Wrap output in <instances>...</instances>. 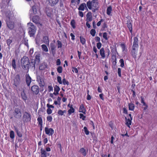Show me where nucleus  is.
<instances>
[{
	"instance_id": "nucleus-1",
	"label": "nucleus",
	"mask_w": 157,
	"mask_h": 157,
	"mask_svg": "<svg viewBox=\"0 0 157 157\" xmlns=\"http://www.w3.org/2000/svg\"><path fill=\"white\" fill-rule=\"evenodd\" d=\"M87 6L88 8L91 10L93 12L98 10L99 7V4L98 0H92L89 1L86 3Z\"/></svg>"
},
{
	"instance_id": "nucleus-2",
	"label": "nucleus",
	"mask_w": 157,
	"mask_h": 157,
	"mask_svg": "<svg viewBox=\"0 0 157 157\" xmlns=\"http://www.w3.org/2000/svg\"><path fill=\"white\" fill-rule=\"evenodd\" d=\"M21 64L22 68L25 70L28 69L30 66V62L29 58L24 56L21 59Z\"/></svg>"
},
{
	"instance_id": "nucleus-3",
	"label": "nucleus",
	"mask_w": 157,
	"mask_h": 157,
	"mask_svg": "<svg viewBox=\"0 0 157 157\" xmlns=\"http://www.w3.org/2000/svg\"><path fill=\"white\" fill-rule=\"evenodd\" d=\"M21 109L18 108H15L13 112V117L16 119H20L22 116Z\"/></svg>"
},
{
	"instance_id": "nucleus-4",
	"label": "nucleus",
	"mask_w": 157,
	"mask_h": 157,
	"mask_svg": "<svg viewBox=\"0 0 157 157\" xmlns=\"http://www.w3.org/2000/svg\"><path fill=\"white\" fill-rule=\"evenodd\" d=\"M27 25L29 26V33L30 36H33L34 35L36 32V27L33 23L30 22L28 23Z\"/></svg>"
},
{
	"instance_id": "nucleus-5",
	"label": "nucleus",
	"mask_w": 157,
	"mask_h": 157,
	"mask_svg": "<svg viewBox=\"0 0 157 157\" xmlns=\"http://www.w3.org/2000/svg\"><path fill=\"white\" fill-rule=\"evenodd\" d=\"M36 81L40 86L42 87L44 85V78L42 75H38L36 77Z\"/></svg>"
},
{
	"instance_id": "nucleus-6",
	"label": "nucleus",
	"mask_w": 157,
	"mask_h": 157,
	"mask_svg": "<svg viewBox=\"0 0 157 157\" xmlns=\"http://www.w3.org/2000/svg\"><path fill=\"white\" fill-rule=\"evenodd\" d=\"M23 119L25 122L30 121L31 119V115L30 113L25 112L23 114Z\"/></svg>"
},
{
	"instance_id": "nucleus-7",
	"label": "nucleus",
	"mask_w": 157,
	"mask_h": 157,
	"mask_svg": "<svg viewBox=\"0 0 157 157\" xmlns=\"http://www.w3.org/2000/svg\"><path fill=\"white\" fill-rule=\"evenodd\" d=\"M20 76L18 74L16 75L13 79V85L15 88L17 87L20 83Z\"/></svg>"
},
{
	"instance_id": "nucleus-8",
	"label": "nucleus",
	"mask_w": 157,
	"mask_h": 157,
	"mask_svg": "<svg viewBox=\"0 0 157 157\" xmlns=\"http://www.w3.org/2000/svg\"><path fill=\"white\" fill-rule=\"evenodd\" d=\"M105 50L106 51H105L104 50H100V54L102 58H104L105 57V56L108 57L109 55L110 51L109 50Z\"/></svg>"
},
{
	"instance_id": "nucleus-9",
	"label": "nucleus",
	"mask_w": 157,
	"mask_h": 157,
	"mask_svg": "<svg viewBox=\"0 0 157 157\" xmlns=\"http://www.w3.org/2000/svg\"><path fill=\"white\" fill-rule=\"evenodd\" d=\"M45 133L49 136H52L54 133V130L52 128H48L47 127L45 128Z\"/></svg>"
},
{
	"instance_id": "nucleus-10",
	"label": "nucleus",
	"mask_w": 157,
	"mask_h": 157,
	"mask_svg": "<svg viewBox=\"0 0 157 157\" xmlns=\"http://www.w3.org/2000/svg\"><path fill=\"white\" fill-rule=\"evenodd\" d=\"M39 87L37 85H33L31 87V90L33 93L35 94H38L39 92Z\"/></svg>"
},
{
	"instance_id": "nucleus-11",
	"label": "nucleus",
	"mask_w": 157,
	"mask_h": 157,
	"mask_svg": "<svg viewBox=\"0 0 157 157\" xmlns=\"http://www.w3.org/2000/svg\"><path fill=\"white\" fill-rule=\"evenodd\" d=\"M138 39L137 37L134 38V41L132 46V49L137 48L138 47Z\"/></svg>"
},
{
	"instance_id": "nucleus-12",
	"label": "nucleus",
	"mask_w": 157,
	"mask_h": 157,
	"mask_svg": "<svg viewBox=\"0 0 157 157\" xmlns=\"http://www.w3.org/2000/svg\"><path fill=\"white\" fill-rule=\"evenodd\" d=\"M86 21H91L92 20L93 17L92 13L91 12H89L86 15Z\"/></svg>"
},
{
	"instance_id": "nucleus-13",
	"label": "nucleus",
	"mask_w": 157,
	"mask_h": 157,
	"mask_svg": "<svg viewBox=\"0 0 157 157\" xmlns=\"http://www.w3.org/2000/svg\"><path fill=\"white\" fill-rule=\"evenodd\" d=\"M49 4L53 6L56 5L58 2L59 0H47Z\"/></svg>"
},
{
	"instance_id": "nucleus-14",
	"label": "nucleus",
	"mask_w": 157,
	"mask_h": 157,
	"mask_svg": "<svg viewBox=\"0 0 157 157\" xmlns=\"http://www.w3.org/2000/svg\"><path fill=\"white\" fill-rule=\"evenodd\" d=\"M86 110L83 104H81L79 107V112L82 113L84 114H86Z\"/></svg>"
},
{
	"instance_id": "nucleus-15",
	"label": "nucleus",
	"mask_w": 157,
	"mask_h": 157,
	"mask_svg": "<svg viewBox=\"0 0 157 157\" xmlns=\"http://www.w3.org/2000/svg\"><path fill=\"white\" fill-rule=\"evenodd\" d=\"M26 82L28 86H30L32 82V79L29 75H26Z\"/></svg>"
},
{
	"instance_id": "nucleus-16",
	"label": "nucleus",
	"mask_w": 157,
	"mask_h": 157,
	"mask_svg": "<svg viewBox=\"0 0 157 157\" xmlns=\"http://www.w3.org/2000/svg\"><path fill=\"white\" fill-rule=\"evenodd\" d=\"M21 94L22 98L23 100H26L28 98L25 93V90L24 89H22Z\"/></svg>"
},
{
	"instance_id": "nucleus-17",
	"label": "nucleus",
	"mask_w": 157,
	"mask_h": 157,
	"mask_svg": "<svg viewBox=\"0 0 157 157\" xmlns=\"http://www.w3.org/2000/svg\"><path fill=\"white\" fill-rule=\"evenodd\" d=\"M125 119L126 120L125 124L128 127L130 128V125L132 124V118H128L127 119L126 117H125Z\"/></svg>"
},
{
	"instance_id": "nucleus-18",
	"label": "nucleus",
	"mask_w": 157,
	"mask_h": 157,
	"mask_svg": "<svg viewBox=\"0 0 157 157\" xmlns=\"http://www.w3.org/2000/svg\"><path fill=\"white\" fill-rule=\"evenodd\" d=\"M87 5L85 3H83L81 4L79 7L78 8V10H82L83 11L85 9V8H86L87 10H88L87 8Z\"/></svg>"
},
{
	"instance_id": "nucleus-19",
	"label": "nucleus",
	"mask_w": 157,
	"mask_h": 157,
	"mask_svg": "<svg viewBox=\"0 0 157 157\" xmlns=\"http://www.w3.org/2000/svg\"><path fill=\"white\" fill-rule=\"evenodd\" d=\"M79 151L80 154H82L83 156H85L87 154V151L86 149L82 147L80 148Z\"/></svg>"
},
{
	"instance_id": "nucleus-20",
	"label": "nucleus",
	"mask_w": 157,
	"mask_h": 157,
	"mask_svg": "<svg viewBox=\"0 0 157 157\" xmlns=\"http://www.w3.org/2000/svg\"><path fill=\"white\" fill-rule=\"evenodd\" d=\"M39 18L38 16L36 15L34 16L32 18V21H33L35 23H38L39 22Z\"/></svg>"
},
{
	"instance_id": "nucleus-21",
	"label": "nucleus",
	"mask_w": 157,
	"mask_h": 157,
	"mask_svg": "<svg viewBox=\"0 0 157 157\" xmlns=\"http://www.w3.org/2000/svg\"><path fill=\"white\" fill-rule=\"evenodd\" d=\"M40 157H47V152L44 149H43L42 148H41L40 150Z\"/></svg>"
},
{
	"instance_id": "nucleus-22",
	"label": "nucleus",
	"mask_w": 157,
	"mask_h": 157,
	"mask_svg": "<svg viewBox=\"0 0 157 157\" xmlns=\"http://www.w3.org/2000/svg\"><path fill=\"white\" fill-rule=\"evenodd\" d=\"M75 111V109L73 107V105L71 104L70 107V109L68 111V114L69 115H71L72 113Z\"/></svg>"
},
{
	"instance_id": "nucleus-23",
	"label": "nucleus",
	"mask_w": 157,
	"mask_h": 157,
	"mask_svg": "<svg viewBox=\"0 0 157 157\" xmlns=\"http://www.w3.org/2000/svg\"><path fill=\"white\" fill-rule=\"evenodd\" d=\"M15 131L16 132L17 134L19 137H21L22 136V133L19 131L18 129L17 128H15Z\"/></svg>"
},
{
	"instance_id": "nucleus-24",
	"label": "nucleus",
	"mask_w": 157,
	"mask_h": 157,
	"mask_svg": "<svg viewBox=\"0 0 157 157\" xmlns=\"http://www.w3.org/2000/svg\"><path fill=\"white\" fill-rule=\"evenodd\" d=\"M12 65L13 69H15L17 68V65L16 64V61L15 59H12Z\"/></svg>"
},
{
	"instance_id": "nucleus-25",
	"label": "nucleus",
	"mask_w": 157,
	"mask_h": 157,
	"mask_svg": "<svg viewBox=\"0 0 157 157\" xmlns=\"http://www.w3.org/2000/svg\"><path fill=\"white\" fill-rule=\"evenodd\" d=\"M135 107V105L133 103H131L128 104V109L129 110L133 111Z\"/></svg>"
},
{
	"instance_id": "nucleus-26",
	"label": "nucleus",
	"mask_w": 157,
	"mask_h": 157,
	"mask_svg": "<svg viewBox=\"0 0 157 157\" xmlns=\"http://www.w3.org/2000/svg\"><path fill=\"white\" fill-rule=\"evenodd\" d=\"M127 26L130 32L131 33L132 32V25L131 23L129 21H127Z\"/></svg>"
},
{
	"instance_id": "nucleus-27",
	"label": "nucleus",
	"mask_w": 157,
	"mask_h": 157,
	"mask_svg": "<svg viewBox=\"0 0 157 157\" xmlns=\"http://www.w3.org/2000/svg\"><path fill=\"white\" fill-rule=\"evenodd\" d=\"M38 125H43V121L40 115L37 119Z\"/></svg>"
},
{
	"instance_id": "nucleus-28",
	"label": "nucleus",
	"mask_w": 157,
	"mask_h": 157,
	"mask_svg": "<svg viewBox=\"0 0 157 157\" xmlns=\"http://www.w3.org/2000/svg\"><path fill=\"white\" fill-rule=\"evenodd\" d=\"M137 50H132V57L134 58H136L137 55Z\"/></svg>"
},
{
	"instance_id": "nucleus-29",
	"label": "nucleus",
	"mask_w": 157,
	"mask_h": 157,
	"mask_svg": "<svg viewBox=\"0 0 157 157\" xmlns=\"http://www.w3.org/2000/svg\"><path fill=\"white\" fill-rule=\"evenodd\" d=\"M30 12H33V13L34 14H36L37 13V10L35 6H33L32 7V9L31 10H30Z\"/></svg>"
},
{
	"instance_id": "nucleus-30",
	"label": "nucleus",
	"mask_w": 157,
	"mask_h": 157,
	"mask_svg": "<svg viewBox=\"0 0 157 157\" xmlns=\"http://www.w3.org/2000/svg\"><path fill=\"white\" fill-rule=\"evenodd\" d=\"M112 11V8L111 6H109L108 7L107 9V14L109 15H110L111 14V13Z\"/></svg>"
},
{
	"instance_id": "nucleus-31",
	"label": "nucleus",
	"mask_w": 157,
	"mask_h": 157,
	"mask_svg": "<svg viewBox=\"0 0 157 157\" xmlns=\"http://www.w3.org/2000/svg\"><path fill=\"white\" fill-rule=\"evenodd\" d=\"M43 41L46 44H49L48 38L46 36H44L43 39Z\"/></svg>"
},
{
	"instance_id": "nucleus-32",
	"label": "nucleus",
	"mask_w": 157,
	"mask_h": 157,
	"mask_svg": "<svg viewBox=\"0 0 157 157\" xmlns=\"http://www.w3.org/2000/svg\"><path fill=\"white\" fill-rule=\"evenodd\" d=\"M7 25L9 28L11 29H13L14 27V24L13 23H7Z\"/></svg>"
},
{
	"instance_id": "nucleus-33",
	"label": "nucleus",
	"mask_w": 157,
	"mask_h": 157,
	"mask_svg": "<svg viewBox=\"0 0 157 157\" xmlns=\"http://www.w3.org/2000/svg\"><path fill=\"white\" fill-rule=\"evenodd\" d=\"M47 67V66L44 63L41 64L39 66V69L43 70L45 69Z\"/></svg>"
},
{
	"instance_id": "nucleus-34",
	"label": "nucleus",
	"mask_w": 157,
	"mask_h": 157,
	"mask_svg": "<svg viewBox=\"0 0 157 157\" xmlns=\"http://www.w3.org/2000/svg\"><path fill=\"white\" fill-rule=\"evenodd\" d=\"M111 59L112 61H117L116 54L115 53L112 54L111 56Z\"/></svg>"
},
{
	"instance_id": "nucleus-35",
	"label": "nucleus",
	"mask_w": 157,
	"mask_h": 157,
	"mask_svg": "<svg viewBox=\"0 0 157 157\" xmlns=\"http://www.w3.org/2000/svg\"><path fill=\"white\" fill-rule=\"evenodd\" d=\"M10 136L11 138L13 139L15 137L14 133L13 130H11L10 132Z\"/></svg>"
},
{
	"instance_id": "nucleus-36",
	"label": "nucleus",
	"mask_w": 157,
	"mask_h": 157,
	"mask_svg": "<svg viewBox=\"0 0 157 157\" xmlns=\"http://www.w3.org/2000/svg\"><path fill=\"white\" fill-rule=\"evenodd\" d=\"M62 83L64 85H68L69 84V82L68 81L66 80L65 78H63L62 80Z\"/></svg>"
},
{
	"instance_id": "nucleus-37",
	"label": "nucleus",
	"mask_w": 157,
	"mask_h": 157,
	"mask_svg": "<svg viewBox=\"0 0 157 157\" xmlns=\"http://www.w3.org/2000/svg\"><path fill=\"white\" fill-rule=\"evenodd\" d=\"M66 112V110H64L63 111L61 109H59L58 110V114L60 115L61 116H62L64 114V113Z\"/></svg>"
},
{
	"instance_id": "nucleus-38",
	"label": "nucleus",
	"mask_w": 157,
	"mask_h": 157,
	"mask_svg": "<svg viewBox=\"0 0 157 157\" xmlns=\"http://www.w3.org/2000/svg\"><path fill=\"white\" fill-rule=\"evenodd\" d=\"M119 62L120 63V66L123 67L124 66V61L123 59H121L119 60Z\"/></svg>"
},
{
	"instance_id": "nucleus-39",
	"label": "nucleus",
	"mask_w": 157,
	"mask_h": 157,
	"mask_svg": "<svg viewBox=\"0 0 157 157\" xmlns=\"http://www.w3.org/2000/svg\"><path fill=\"white\" fill-rule=\"evenodd\" d=\"M60 90V88L57 85H56L54 86V91H57L59 92Z\"/></svg>"
},
{
	"instance_id": "nucleus-40",
	"label": "nucleus",
	"mask_w": 157,
	"mask_h": 157,
	"mask_svg": "<svg viewBox=\"0 0 157 157\" xmlns=\"http://www.w3.org/2000/svg\"><path fill=\"white\" fill-rule=\"evenodd\" d=\"M83 129L85 134L86 135H88L89 134V131L88 130L87 128L85 126L83 128Z\"/></svg>"
},
{
	"instance_id": "nucleus-41",
	"label": "nucleus",
	"mask_w": 157,
	"mask_h": 157,
	"mask_svg": "<svg viewBox=\"0 0 157 157\" xmlns=\"http://www.w3.org/2000/svg\"><path fill=\"white\" fill-rule=\"evenodd\" d=\"M63 68L61 66H59L57 68V71L59 73H61L62 72Z\"/></svg>"
},
{
	"instance_id": "nucleus-42",
	"label": "nucleus",
	"mask_w": 157,
	"mask_h": 157,
	"mask_svg": "<svg viewBox=\"0 0 157 157\" xmlns=\"http://www.w3.org/2000/svg\"><path fill=\"white\" fill-rule=\"evenodd\" d=\"M79 117L80 119H82L83 121L85 120L86 118V116H84L83 114L81 113L79 114Z\"/></svg>"
},
{
	"instance_id": "nucleus-43",
	"label": "nucleus",
	"mask_w": 157,
	"mask_h": 157,
	"mask_svg": "<svg viewBox=\"0 0 157 157\" xmlns=\"http://www.w3.org/2000/svg\"><path fill=\"white\" fill-rule=\"evenodd\" d=\"M90 33L93 36H94L96 33V31L94 29H92L90 30Z\"/></svg>"
},
{
	"instance_id": "nucleus-44",
	"label": "nucleus",
	"mask_w": 157,
	"mask_h": 157,
	"mask_svg": "<svg viewBox=\"0 0 157 157\" xmlns=\"http://www.w3.org/2000/svg\"><path fill=\"white\" fill-rule=\"evenodd\" d=\"M57 80L59 84H62V81L61 78L60 76H58L57 77Z\"/></svg>"
},
{
	"instance_id": "nucleus-45",
	"label": "nucleus",
	"mask_w": 157,
	"mask_h": 157,
	"mask_svg": "<svg viewBox=\"0 0 157 157\" xmlns=\"http://www.w3.org/2000/svg\"><path fill=\"white\" fill-rule=\"evenodd\" d=\"M72 71L74 73L75 72L76 73H78V69L75 67H72Z\"/></svg>"
},
{
	"instance_id": "nucleus-46",
	"label": "nucleus",
	"mask_w": 157,
	"mask_h": 157,
	"mask_svg": "<svg viewBox=\"0 0 157 157\" xmlns=\"http://www.w3.org/2000/svg\"><path fill=\"white\" fill-rule=\"evenodd\" d=\"M52 117L50 115H48L47 117V121H49V122H51L52 121Z\"/></svg>"
},
{
	"instance_id": "nucleus-47",
	"label": "nucleus",
	"mask_w": 157,
	"mask_h": 157,
	"mask_svg": "<svg viewBox=\"0 0 157 157\" xmlns=\"http://www.w3.org/2000/svg\"><path fill=\"white\" fill-rule=\"evenodd\" d=\"M80 40L81 43L82 44H84L85 43V40L83 37H80Z\"/></svg>"
},
{
	"instance_id": "nucleus-48",
	"label": "nucleus",
	"mask_w": 157,
	"mask_h": 157,
	"mask_svg": "<svg viewBox=\"0 0 157 157\" xmlns=\"http://www.w3.org/2000/svg\"><path fill=\"white\" fill-rule=\"evenodd\" d=\"M117 73L118 76L121 77V69L120 68H118L117 69Z\"/></svg>"
},
{
	"instance_id": "nucleus-49",
	"label": "nucleus",
	"mask_w": 157,
	"mask_h": 157,
	"mask_svg": "<svg viewBox=\"0 0 157 157\" xmlns=\"http://www.w3.org/2000/svg\"><path fill=\"white\" fill-rule=\"evenodd\" d=\"M56 43H57V44L58 48H61V47L62 44H61V43L60 42V41L59 40H57L56 41Z\"/></svg>"
},
{
	"instance_id": "nucleus-50",
	"label": "nucleus",
	"mask_w": 157,
	"mask_h": 157,
	"mask_svg": "<svg viewBox=\"0 0 157 157\" xmlns=\"http://www.w3.org/2000/svg\"><path fill=\"white\" fill-rule=\"evenodd\" d=\"M30 66L31 67L35 68V61H33V60L32 61H31L30 63Z\"/></svg>"
},
{
	"instance_id": "nucleus-51",
	"label": "nucleus",
	"mask_w": 157,
	"mask_h": 157,
	"mask_svg": "<svg viewBox=\"0 0 157 157\" xmlns=\"http://www.w3.org/2000/svg\"><path fill=\"white\" fill-rule=\"evenodd\" d=\"M71 24L73 28H75V22L74 20H72L71 21Z\"/></svg>"
},
{
	"instance_id": "nucleus-52",
	"label": "nucleus",
	"mask_w": 157,
	"mask_h": 157,
	"mask_svg": "<svg viewBox=\"0 0 157 157\" xmlns=\"http://www.w3.org/2000/svg\"><path fill=\"white\" fill-rule=\"evenodd\" d=\"M140 98L141 99V103L143 104V105H146V104L144 102V98H143L142 96H141L140 97Z\"/></svg>"
},
{
	"instance_id": "nucleus-53",
	"label": "nucleus",
	"mask_w": 157,
	"mask_h": 157,
	"mask_svg": "<svg viewBox=\"0 0 157 157\" xmlns=\"http://www.w3.org/2000/svg\"><path fill=\"white\" fill-rule=\"evenodd\" d=\"M52 110L50 108H48L47 110V113L49 115L52 113Z\"/></svg>"
},
{
	"instance_id": "nucleus-54",
	"label": "nucleus",
	"mask_w": 157,
	"mask_h": 157,
	"mask_svg": "<svg viewBox=\"0 0 157 157\" xmlns=\"http://www.w3.org/2000/svg\"><path fill=\"white\" fill-rule=\"evenodd\" d=\"M46 11L48 16V17H51V16L52 10H51L50 12H48V10L47 9L46 10Z\"/></svg>"
},
{
	"instance_id": "nucleus-55",
	"label": "nucleus",
	"mask_w": 157,
	"mask_h": 157,
	"mask_svg": "<svg viewBox=\"0 0 157 157\" xmlns=\"http://www.w3.org/2000/svg\"><path fill=\"white\" fill-rule=\"evenodd\" d=\"M107 34L106 33H104L103 34V37L106 40H108V38L107 37Z\"/></svg>"
},
{
	"instance_id": "nucleus-56",
	"label": "nucleus",
	"mask_w": 157,
	"mask_h": 157,
	"mask_svg": "<svg viewBox=\"0 0 157 157\" xmlns=\"http://www.w3.org/2000/svg\"><path fill=\"white\" fill-rule=\"evenodd\" d=\"M48 91L49 92L53 90V88L52 86H49L48 87Z\"/></svg>"
},
{
	"instance_id": "nucleus-57",
	"label": "nucleus",
	"mask_w": 157,
	"mask_h": 157,
	"mask_svg": "<svg viewBox=\"0 0 157 157\" xmlns=\"http://www.w3.org/2000/svg\"><path fill=\"white\" fill-rule=\"evenodd\" d=\"M35 61H37L38 62L40 61V56H39L36 55V56L35 59Z\"/></svg>"
},
{
	"instance_id": "nucleus-58",
	"label": "nucleus",
	"mask_w": 157,
	"mask_h": 157,
	"mask_svg": "<svg viewBox=\"0 0 157 157\" xmlns=\"http://www.w3.org/2000/svg\"><path fill=\"white\" fill-rule=\"evenodd\" d=\"M99 96L101 99L102 101L104 100V98L103 97L104 94L103 93L100 94Z\"/></svg>"
},
{
	"instance_id": "nucleus-59",
	"label": "nucleus",
	"mask_w": 157,
	"mask_h": 157,
	"mask_svg": "<svg viewBox=\"0 0 157 157\" xmlns=\"http://www.w3.org/2000/svg\"><path fill=\"white\" fill-rule=\"evenodd\" d=\"M123 113L125 114H128V111L125 107L123 108Z\"/></svg>"
},
{
	"instance_id": "nucleus-60",
	"label": "nucleus",
	"mask_w": 157,
	"mask_h": 157,
	"mask_svg": "<svg viewBox=\"0 0 157 157\" xmlns=\"http://www.w3.org/2000/svg\"><path fill=\"white\" fill-rule=\"evenodd\" d=\"M61 64V61L59 59H57L56 62V64L57 65H59Z\"/></svg>"
},
{
	"instance_id": "nucleus-61",
	"label": "nucleus",
	"mask_w": 157,
	"mask_h": 157,
	"mask_svg": "<svg viewBox=\"0 0 157 157\" xmlns=\"http://www.w3.org/2000/svg\"><path fill=\"white\" fill-rule=\"evenodd\" d=\"M131 91L133 93V94H132V96L134 98H135L136 96V92H135V90H131Z\"/></svg>"
},
{
	"instance_id": "nucleus-62",
	"label": "nucleus",
	"mask_w": 157,
	"mask_h": 157,
	"mask_svg": "<svg viewBox=\"0 0 157 157\" xmlns=\"http://www.w3.org/2000/svg\"><path fill=\"white\" fill-rule=\"evenodd\" d=\"M135 86H136V85L135 84H132L131 85V90H135Z\"/></svg>"
},
{
	"instance_id": "nucleus-63",
	"label": "nucleus",
	"mask_w": 157,
	"mask_h": 157,
	"mask_svg": "<svg viewBox=\"0 0 157 157\" xmlns=\"http://www.w3.org/2000/svg\"><path fill=\"white\" fill-rule=\"evenodd\" d=\"M91 98V97L90 95L89 94L87 95V97L86 99L88 100H90Z\"/></svg>"
},
{
	"instance_id": "nucleus-64",
	"label": "nucleus",
	"mask_w": 157,
	"mask_h": 157,
	"mask_svg": "<svg viewBox=\"0 0 157 157\" xmlns=\"http://www.w3.org/2000/svg\"><path fill=\"white\" fill-rule=\"evenodd\" d=\"M48 141V139L47 138H46L43 140V142L44 144H46L47 143Z\"/></svg>"
}]
</instances>
